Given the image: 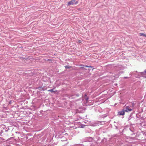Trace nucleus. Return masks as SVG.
I'll list each match as a JSON object with an SVG mask.
<instances>
[{
    "label": "nucleus",
    "instance_id": "obj_1",
    "mask_svg": "<svg viewBox=\"0 0 146 146\" xmlns=\"http://www.w3.org/2000/svg\"><path fill=\"white\" fill-rule=\"evenodd\" d=\"M78 3V2L75 0H72L69 1L68 3V5H76Z\"/></svg>",
    "mask_w": 146,
    "mask_h": 146
},
{
    "label": "nucleus",
    "instance_id": "obj_2",
    "mask_svg": "<svg viewBox=\"0 0 146 146\" xmlns=\"http://www.w3.org/2000/svg\"><path fill=\"white\" fill-rule=\"evenodd\" d=\"M132 110V109H131L129 108V107L126 106L125 108V111L126 112H128L131 111Z\"/></svg>",
    "mask_w": 146,
    "mask_h": 146
},
{
    "label": "nucleus",
    "instance_id": "obj_3",
    "mask_svg": "<svg viewBox=\"0 0 146 146\" xmlns=\"http://www.w3.org/2000/svg\"><path fill=\"white\" fill-rule=\"evenodd\" d=\"M125 110H123L121 111H119L118 112V114L119 115H123L125 114Z\"/></svg>",
    "mask_w": 146,
    "mask_h": 146
},
{
    "label": "nucleus",
    "instance_id": "obj_4",
    "mask_svg": "<svg viewBox=\"0 0 146 146\" xmlns=\"http://www.w3.org/2000/svg\"><path fill=\"white\" fill-rule=\"evenodd\" d=\"M141 75L143 77L146 78V70L144 72L141 73Z\"/></svg>",
    "mask_w": 146,
    "mask_h": 146
},
{
    "label": "nucleus",
    "instance_id": "obj_5",
    "mask_svg": "<svg viewBox=\"0 0 146 146\" xmlns=\"http://www.w3.org/2000/svg\"><path fill=\"white\" fill-rule=\"evenodd\" d=\"M80 66H83L84 67H91L92 68V66H86V65H81Z\"/></svg>",
    "mask_w": 146,
    "mask_h": 146
},
{
    "label": "nucleus",
    "instance_id": "obj_6",
    "mask_svg": "<svg viewBox=\"0 0 146 146\" xmlns=\"http://www.w3.org/2000/svg\"><path fill=\"white\" fill-rule=\"evenodd\" d=\"M140 35L141 36H144L145 37H146V35H145L144 33H140Z\"/></svg>",
    "mask_w": 146,
    "mask_h": 146
},
{
    "label": "nucleus",
    "instance_id": "obj_7",
    "mask_svg": "<svg viewBox=\"0 0 146 146\" xmlns=\"http://www.w3.org/2000/svg\"><path fill=\"white\" fill-rule=\"evenodd\" d=\"M54 89H50L48 90V91L49 92H54Z\"/></svg>",
    "mask_w": 146,
    "mask_h": 146
},
{
    "label": "nucleus",
    "instance_id": "obj_8",
    "mask_svg": "<svg viewBox=\"0 0 146 146\" xmlns=\"http://www.w3.org/2000/svg\"><path fill=\"white\" fill-rule=\"evenodd\" d=\"M65 68L66 69L67 68H70V67H69V66H65Z\"/></svg>",
    "mask_w": 146,
    "mask_h": 146
},
{
    "label": "nucleus",
    "instance_id": "obj_9",
    "mask_svg": "<svg viewBox=\"0 0 146 146\" xmlns=\"http://www.w3.org/2000/svg\"><path fill=\"white\" fill-rule=\"evenodd\" d=\"M80 68H84H84L83 67H80Z\"/></svg>",
    "mask_w": 146,
    "mask_h": 146
}]
</instances>
